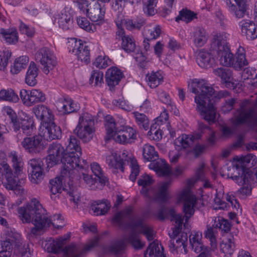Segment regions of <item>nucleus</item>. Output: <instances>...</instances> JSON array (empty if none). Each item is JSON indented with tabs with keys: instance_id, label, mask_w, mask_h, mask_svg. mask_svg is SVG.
<instances>
[{
	"instance_id": "1",
	"label": "nucleus",
	"mask_w": 257,
	"mask_h": 257,
	"mask_svg": "<svg viewBox=\"0 0 257 257\" xmlns=\"http://www.w3.org/2000/svg\"><path fill=\"white\" fill-rule=\"evenodd\" d=\"M189 90L196 94L194 98L197 104L196 110L201 117L210 124L216 121V111L214 102L228 94L227 92L220 91L216 93L214 89L204 80L194 79L188 85Z\"/></svg>"
},
{
	"instance_id": "2",
	"label": "nucleus",
	"mask_w": 257,
	"mask_h": 257,
	"mask_svg": "<svg viewBox=\"0 0 257 257\" xmlns=\"http://www.w3.org/2000/svg\"><path fill=\"white\" fill-rule=\"evenodd\" d=\"M19 217L23 223L32 222L34 227L31 228V233L34 235L53 225L56 228L62 227L63 220L59 215L54 216L53 221L57 219L59 221L58 224L53 222L49 217L45 214V210L39 201L33 199L25 206L20 207L18 209Z\"/></svg>"
},
{
	"instance_id": "3",
	"label": "nucleus",
	"mask_w": 257,
	"mask_h": 257,
	"mask_svg": "<svg viewBox=\"0 0 257 257\" xmlns=\"http://www.w3.org/2000/svg\"><path fill=\"white\" fill-rule=\"evenodd\" d=\"M65 150L61 174L63 177H70L76 167L79 166V158L82 154L79 141L75 137L70 136L69 144Z\"/></svg>"
},
{
	"instance_id": "4",
	"label": "nucleus",
	"mask_w": 257,
	"mask_h": 257,
	"mask_svg": "<svg viewBox=\"0 0 257 257\" xmlns=\"http://www.w3.org/2000/svg\"><path fill=\"white\" fill-rule=\"evenodd\" d=\"M236 161L232 167L233 172L230 178L237 184H242L248 181V177L253 171L251 168L256 163L255 156L248 154L246 156L236 157Z\"/></svg>"
},
{
	"instance_id": "5",
	"label": "nucleus",
	"mask_w": 257,
	"mask_h": 257,
	"mask_svg": "<svg viewBox=\"0 0 257 257\" xmlns=\"http://www.w3.org/2000/svg\"><path fill=\"white\" fill-rule=\"evenodd\" d=\"M232 123L235 125L247 124L251 127L257 126V110L252 102L244 100L234 114Z\"/></svg>"
},
{
	"instance_id": "6",
	"label": "nucleus",
	"mask_w": 257,
	"mask_h": 257,
	"mask_svg": "<svg viewBox=\"0 0 257 257\" xmlns=\"http://www.w3.org/2000/svg\"><path fill=\"white\" fill-rule=\"evenodd\" d=\"M169 216L171 217V220L174 221L176 224L173 229L172 233L171 234L169 233L171 240L169 244V247L171 252H174L178 249L175 243V239L178 233L182 230L184 218L181 214H176L173 208H168L162 205L158 211V218L160 220H164Z\"/></svg>"
},
{
	"instance_id": "7",
	"label": "nucleus",
	"mask_w": 257,
	"mask_h": 257,
	"mask_svg": "<svg viewBox=\"0 0 257 257\" xmlns=\"http://www.w3.org/2000/svg\"><path fill=\"white\" fill-rule=\"evenodd\" d=\"M80 14L85 15L91 21L101 22L104 20V7L95 0H77Z\"/></svg>"
},
{
	"instance_id": "8",
	"label": "nucleus",
	"mask_w": 257,
	"mask_h": 257,
	"mask_svg": "<svg viewBox=\"0 0 257 257\" xmlns=\"http://www.w3.org/2000/svg\"><path fill=\"white\" fill-rule=\"evenodd\" d=\"M94 132L92 116L88 112L81 113L74 133L83 142H88L92 139Z\"/></svg>"
},
{
	"instance_id": "9",
	"label": "nucleus",
	"mask_w": 257,
	"mask_h": 257,
	"mask_svg": "<svg viewBox=\"0 0 257 257\" xmlns=\"http://www.w3.org/2000/svg\"><path fill=\"white\" fill-rule=\"evenodd\" d=\"M20 95L23 103L27 106L44 102L46 100L45 93L40 89L34 88L30 90L22 89Z\"/></svg>"
},
{
	"instance_id": "10",
	"label": "nucleus",
	"mask_w": 257,
	"mask_h": 257,
	"mask_svg": "<svg viewBox=\"0 0 257 257\" xmlns=\"http://www.w3.org/2000/svg\"><path fill=\"white\" fill-rule=\"evenodd\" d=\"M36 59L40 63L46 74H48L56 65L55 57L47 48H42L39 50L36 53Z\"/></svg>"
},
{
	"instance_id": "11",
	"label": "nucleus",
	"mask_w": 257,
	"mask_h": 257,
	"mask_svg": "<svg viewBox=\"0 0 257 257\" xmlns=\"http://www.w3.org/2000/svg\"><path fill=\"white\" fill-rule=\"evenodd\" d=\"M44 140L41 135H36L32 137H26L21 143L23 147L31 154L40 153L45 148Z\"/></svg>"
},
{
	"instance_id": "12",
	"label": "nucleus",
	"mask_w": 257,
	"mask_h": 257,
	"mask_svg": "<svg viewBox=\"0 0 257 257\" xmlns=\"http://www.w3.org/2000/svg\"><path fill=\"white\" fill-rule=\"evenodd\" d=\"M69 45L72 48V52L77 57L78 60L86 64L90 62V51L88 46L84 44L81 40L71 39L69 42Z\"/></svg>"
},
{
	"instance_id": "13",
	"label": "nucleus",
	"mask_w": 257,
	"mask_h": 257,
	"mask_svg": "<svg viewBox=\"0 0 257 257\" xmlns=\"http://www.w3.org/2000/svg\"><path fill=\"white\" fill-rule=\"evenodd\" d=\"M180 199L183 201L182 210L184 213L185 221L187 222L194 213V207L196 204V198L194 195L191 194L189 191L185 190L181 193Z\"/></svg>"
},
{
	"instance_id": "14",
	"label": "nucleus",
	"mask_w": 257,
	"mask_h": 257,
	"mask_svg": "<svg viewBox=\"0 0 257 257\" xmlns=\"http://www.w3.org/2000/svg\"><path fill=\"white\" fill-rule=\"evenodd\" d=\"M122 22L116 24L117 30L116 32V39L121 41V48L126 53H132L135 51L136 45L133 37L125 35V31L122 28Z\"/></svg>"
},
{
	"instance_id": "15",
	"label": "nucleus",
	"mask_w": 257,
	"mask_h": 257,
	"mask_svg": "<svg viewBox=\"0 0 257 257\" xmlns=\"http://www.w3.org/2000/svg\"><path fill=\"white\" fill-rule=\"evenodd\" d=\"M198 125L199 128L201 132L200 133H198L194 135L183 134L177 139L175 142V144L178 146H181L183 149L192 146L195 143V140L201 138V133H203V131L205 129L209 128L208 125L202 122H199Z\"/></svg>"
},
{
	"instance_id": "16",
	"label": "nucleus",
	"mask_w": 257,
	"mask_h": 257,
	"mask_svg": "<svg viewBox=\"0 0 257 257\" xmlns=\"http://www.w3.org/2000/svg\"><path fill=\"white\" fill-rule=\"evenodd\" d=\"M47 160L51 166L57 164L59 161L62 163L64 154L65 148L59 143H52L48 147Z\"/></svg>"
},
{
	"instance_id": "17",
	"label": "nucleus",
	"mask_w": 257,
	"mask_h": 257,
	"mask_svg": "<svg viewBox=\"0 0 257 257\" xmlns=\"http://www.w3.org/2000/svg\"><path fill=\"white\" fill-rule=\"evenodd\" d=\"M137 139V131L133 128H127L125 131L113 134V141L120 145L132 144Z\"/></svg>"
},
{
	"instance_id": "18",
	"label": "nucleus",
	"mask_w": 257,
	"mask_h": 257,
	"mask_svg": "<svg viewBox=\"0 0 257 257\" xmlns=\"http://www.w3.org/2000/svg\"><path fill=\"white\" fill-rule=\"evenodd\" d=\"M17 121L19 122V128L18 130L13 128L14 131H20V133H22L26 136H31L33 134L35 125L32 118L24 114L23 116H19Z\"/></svg>"
},
{
	"instance_id": "19",
	"label": "nucleus",
	"mask_w": 257,
	"mask_h": 257,
	"mask_svg": "<svg viewBox=\"0 0 257 257\" xmlns=\"http://www.w3.org/2000/svg\"><path fill=\"white\" fill-rule=\"evenodd\" d=\"M133 220L127 223L126 226L127 228L131 229L126 240L133 247L136 249H141L145 246V243L141 240L140 233L139 230H137V227H132L133 224Z\"/></svg>"
},
{
	"instance_id": "20",
	"label": "nucleus",
	"mask_w": 257,
	"mask_h": 257,
	"mask_svg": "<svg viewBox=\"0 0 257 257\" xmlns=\"http://www.w3.org/2000/svg\"><path fill=\"white\" fill-rule=\"evenodd\" d=\"M32 111L36 117L42 121V125L47 123L52 119H54V115L51 110L46 105L38 104L34 106Z\"/></svg>"
},
{
	"instance_id": "21",
	"label": "nucleus",
	"mask_w": 257,
	"mask_h": 257,
	"mask_svg": "<svg viewBox=\"0 0 257 257\" xmlns=\"http://www.w3.org/2000/svg\"><path fill=\"white\" fill-rule=\"evenodd\" d=\"M242 35L249 40H253L257 38V25L251 21H242L239 23Z\"/></svg>"
},
{
	"instance_id": "22",
	"label": "nucleus",
	"mask_w": 257,
	"mask_h": 257,
	"mask_svg": "<svg viewBox=\"0 0 257 257\" xmlns=\"http://www.w3.org/2000/svg\"><path fill=\"white\" fill-rule=\"evenodd\" d=\"M227 9L230 13L236 18H242L246 14L247 5L237 2H232L230 0L225 1Z\"/></svg>"
},
{
	"instance_id": "23",
	"label": "nucleus",
	"mask_w": 257,
	"mask_h": 257,
	"mask_svg": "<svg viewBox=\"0 0 257 257\" xmlns=\"http://www.w3.org/2000/svg\"><path fill=\"white\" fill-rule=\"evenodd\" d=\"M229 35L223 32L215 35L213 37V41L211 44V47L216 52L228 50L229 48L227 42Z\"/></svg>"
},
{
	"instance_id": "24",
	"label": "nucleus",
	"mask_w": 257,
	"mask_h": 257,
	"mask_svg": "<svg viewBox=\"0 0 257 257\" xmlns=\"http://www.w3.org/2000/svg\"><path fill=\"white\" fill-rule=\"evenodd\" d=\"M196 62L200 67L205 69L210 68L215 64V59L213 55L204 50H201L198 53Z\"/></svg>"
},
{
	"instance_id": "25",
	"label": "nucleus",
	"mask_w": 257,
	"mask_h": 257,
	"mask_svg": "<svg viewBox=\"0 0 257 257\" xmlns=\"http://www.w3.org/2000/svg\"><path fill=\"white\" fill-rule=\"evenodd\" d=\"M191 39L196 47L203 46L207 40V36L205 29L200 27L194 28L191 33Z\"/></svg>"
},
{
	"instance_id": "26",
	"label": "nucleus",
	"mask_w": 257,
	"mask_h": 257,
	"mask_svg": "<svg viewBox=\"0 0 257 257\" xmlns=\"http://www.w3.org/2000/svg\"><path fill=\"white\" fill-rule=\"evenodd\" d=\"M45 128V134L47 137L51 140L59 139L61 137V130L54 121V119L51 120L47 123L43 125Z\"/></svg>"
},
{
	"instance_id": "27",
	"label": "nucleus",
	"mask_w": 257,
	"mask_h": 257,
	"mask_svg": "<svg viewBox=\"0 0 257 257\" xmlns=\"http://www.w3.org/2000/svg\"><path fill=\"white\" fill-rule=\"evenodd\" d=\"M66 239L67 238L65 237H61L56 240L50 239L46 241H45L44 248L48 252L59 253L65 244Z\"/></svg>"
},
{
	"instance_id": "28",
	"label": "nucleus",
	"mask_w": 257,
	"mask_h": 257,
	"mask_svg": "<svg viewBox=\"0 0 257 257\" xmlns=\"http://www.w3.org/2000/svg\"><path fill=\"white\" fill-rule=\"evenodd\" d=\"M111 206L110 202L103 199L94 202L91 205V208L95 215H104L108 213Z\"/></svg>"
},
{
	"instance_id": "29",
	"label": "nucleus",
	"mask_w": 257,
	"mask_h": 257,
	"mask_svg": "<svg viewBox=\"0 0 257 257\" xmlns=\"http://www.w3.org/2000/svg\"><path fill=\"white\" fill-rule=\"evenodd\" d=\"M172 179L169 178L168 180L163 182L158 189V191L155 194V198L157 201L164 203L169 199V193L168 189L169 187Z\"/></svg>"
},
{
	"instance_id": "30",
	"label": "nucleus",
	"mask_w": 257,
	"mask_h": 257,
	"mask_svg": "<svg viewBox=\"0 0 257 257\" xmlns=\"http://www.w3.org/2000/svg\"><path fill=\"white\" fill-rule=\"evenodd\" d=\"M134 223L132 227L139 228V231L140 234H144L149 241L153 240L154 239V233L152 228L147 226L144 223L142 219L133 220Z\"/></svg>"
},
{
	"instance_id": "31",
	"label": "nucleus",
	"mask_w": 257,
	"mask_h": 257,
	"mask_svg": "<svg viewBox=\"0 0 257 257\" xmlns=\"http://www.w3.org/2000/svg\"><path fill=\"white\" fill-rule=\"evenodd\" d=\"M29 62V59L27 56H22L16 58L11 66L10 72L13 75L19 74L26 68Z\"/></svg>"
},
{
	"instance_id": "32",
	"label": "nucleus",
	"mask_w": 257,
	"mask_h": 257,
	"mask_svg": "<svg viewBox=\"0 0 257 257\" xmlns=\"http://www.w3.org/2000/svg\"><path fill=\"white\" fill-rule=\"evenodd\" d=\"M128 156L126 151L115 153L113 154V169L120 170L121 172L124 171V166L128 162Z\"/></svg>"
},
{
	"instance_id": "33",
	"label": "nucleus",
	"mask_w": 257,
	"mask_h": 257,
	"mask_svg": "<svg viewBox=\"0 0 257 257\" xmlns=\"http://www.w3.org/2000/svg\"><path fill=\"white\" fill-rule=\"evenodd\" d=\"M38 69L35 63L31 62L28 67L25 77V82L27 85L30 86H34L37 84L36 77L38 76Z\"/></svg>"
},
{
	"instance_id": "34",
	"label": "nucleus",
	"mask_w": 257,
	"mask_h": 257,
	"mask_svg": "<svg viewBox=\"0 0 257 257\" xmlns=\"http://www.w3.org/2000/svg\"><path fill=\"white\" fill-rule=\"evenodd\" d=\"M216 53L221 65L227 67H230L233 65L234 58L233 54L230 52V48L228 50L216 52Z\"/></svg>"
},
{
	"instance_id": "35",
	"label": "nucleus",
	"mask_w": 257,
	"mask_h": 257,
	"mask_svg": "<svg viewBox=\"0 0 257 257\" xmlns=\"http://www.w3.org/2000/svg\"><path fill=\"white\" fill-rule=\"evenodd\" d=\"M0 33L3 35L7 43L15 44L18 41V33L17 30L14 28L8 30L1 29Z\"/></svg>"
},
{
	"instance_id": "36",
	"label": "nucleus",
	"mask_w": 257,
	"mask_h": 257,
	"mask_svg": "<svg viewBox=\"0 0 257 257\" xmlns=\"http://www.w3.org/2000/svg\"><path fill=\"white\" fill-rule=\"evenodd\" d=\"M72 174L70 177H63L61 176L60 177H56L55 179L50 181V191L53 194H56L57 193H61L63 190V180L66 178H72Z\"/></svg>"
},
{
	"instance_id": "37",
	"label": "nucleus",
	"mask_w": 257,
	"mask_h": 257,
	"mask_svg": "<svg viewBox=\"0 0 257 257\" xmlns=\"http://www.w3.org/2000/svg\"><path fill=\"white\" fill-rule=\"evenodd\" d=\"M149 85L151 88H155L163 81V72L161 70L152 71L150 74L147 75Z\"/></svg>"
},
{
	"instance_id": "38",
	"label": "nucleus",
	"mask_w": 257,
	"mask_h": 257,
	"mask_svg": "<svg viewBox=\"0 0 257 257\" xmlns=\"http://www.w3.org/2000/svg\"><path fill=\"white\" fill-rule=\"evenodd\" d=\"M104 126L105 130L104 141L105 144L110 142L112 139V116L106 115L104 117Z\"/></svg>"
},
{
	"instance_id": "39",
	"label": "nucleus",
	"mask_w": 257,
	"mask_h": 257,
	"mask_svg": "<svg viewBox=\"0 0 257 257\" xmlns=\"http://www.w3.org/2000/svg\"><path fill=\"white\" fill-rule=\"evenodd\" d=\"M215 75L219 77L226 84L231 83L232 71L229 68H218L213 70Z\"/></svg>"
},
{
	"instance_id": "40",
	"label": "nucleus",
	"mask_w": 257,
	"mask_h": 257,
	"mask_svg": "<svg viewBox=\"0 0 257 257\" xmlns=\"http://www.w3.org/2000/svg\"><path fill=\"white\" fill-rule=\"evenodd\" d=\"M0 100L17 102L19 98L18 95L12 89H3L0 90Z\"/></svg>"
},
{
	"instance_id": "41",
	"label": "nucleus",
	"mask_w": 257,
	"mask_h": 257,
	"mask_svg": "<svg viewBox=\"0 0 257 257\" xmlns=\"http://www.w3.org/2000/svg\"><path fill=\"white\" fill-rule=\"evenodd\" d=\"M126 28L130 31L134 30H140L145 24V21L141 18L137 17L134 19H127L125 20Z\"/></svg>"
},
{
	"instance_id": "42",
	"label": "nucleus",
	"mask_w": 257,
	"mask_h": 257,
	"mask_svg": "<svg viewBox=\"0 0 257 257\" xmlns=\"http://www.w3.org/2000/svg\"><path fill=\"white\" fill-rule=\"evenodd\" d=\"M135 118L136 122L140 128H143L145 130H148L149 128V120L147 115L143 113L138 111L133 112Z\"/></svg>"
},
{
	"instance_id": "43",
	"label": "nucleus",
	"mask_w": 257,
	"mask_h": 257,
	"mask_svg": "<svg viewBox=\"0 0 257 257\" xmlns=\"http://www.w3.org/2000/svg\"><path fill=\"white\" fill-rule=\"evenodd\" d=\"M57 108L63 113H69L74 111V103L70 100L63 99L60 100L57 103Z\"/></svg>"
},
{
	"instance_id": "44",
	"label": "nucleus",
	"mask_w": 257,
	"mask_h": 257,
	"mask_svg": "<svg viewBox=\"0 0 257 257\" xmlns=\"http://www.w3.org/2000/svg\"><path fill=\"white\" fill-rule=\"evenodd\" d=\"M196 18V14L194 12L187 9H182L179 12V15L176 18L175 21L177 22L183 21L189 23Z\"/></svg>"
},
{
	"instance_id": "45",
	"label": "nucleus",
	"mask_w": 257,
	"mask_h": 257,
	"mask_svg": "<svg viewBox=\"0 0 257 257\" xmlns=\"http://www.w3.org/2000/svg\"><path fill=\"white\" fill-rule=\"evenodd\" d=\"M143 155L148 161H153L158 158V153L155 151L154 147L145 145L143 147Z\"/></svg>"
},
{
	"instance_id": "46",
	"label": "nucleus",
	"mask_w": 257,
	"mask_h": 257,
	"mask_svg": "<svg viewBox=\"0 0 257 257\" xmlns=\"http://www.w3.org/2000/svg\"><path fill=\"white\" fill-rule=\"evenodd\" d=\"M164 253L160 250L159 244L153 242L144 252V257H161Z\"/></svg>"
},
{
	"instance_id": "47",
	"label": "nucleus",
	"mask_w": 257,
	"mask_h": 257,
	"mask_svg": "<svg viewBox=\"0 0 257 257\" xmlns=\"http://www.w3.org/2000/svg\"><path fill=\"white\" fill-rule=\"evenodd\" d=\"M6 178L7 182L5 183V186L7 189L14 190L15 193H22L24 192L23 188L21 186H18L17 180L14 178L13 176Z\"/></svg>"
},
{
	"instance_id": "48",
	"label": "nucleus",
	"mask_w": 257,
	"mask_h": 257,
	"mask_svg": "<svg viewBox=\"0 0 257 257\" xmlns=\"http://www.w3.org/2000/svg\"><path fill=\"white\" fill-rule=\"evenodd\" d=\"M233 237L228 238L226 240H223L220 244V250L226 254L231 255L234 251L235 247L234 242L232 241Z\"/></svg>"
},
{
	"instance_id": "49",
	"label": "nucleus",
	"mask_w": 257,
	"mask_h": 257,
	"mask_svg": "<svg viewBox=\"0 0 257 257\" xmlns=\"http://www.w3.org/2000/svg\"><path fill=\"white\" fill-rule=\"evenodd\" d=\"M212 226L214 228H218L224 232H227L230 229L231 225L227 220L218 217L215 218Z\"/></svg>"
},
{
	"instance_id": "50",
	"label": "nucleus",
	"mask_w": 257,
	"mask_h": 257,
	"mask_svg": "<svg viewBox=\"0 0 257 257\" xmlns=\"http://www.w3.org/2000/svg\"><path fill=\"white\" fill-rule=\"evenodd\" d=\"M111 62V60L107 56L100 55L95 58L92 64L97 68L104 69L107 67Z\"/></svg>"
},
{
	"instance_id": "51",
	"label": "nucleus",
	"mask_w": 257,
	"mask_h": 257,
	"mask_svg": "<svg viewBox=\"0 0 257 257\" xmlns=\"http://www.w3.org/2000/svg\"><path fill=\"white\" fill-rule=\"evenodd\" d=\"M58 24L60 28L64 30H68L72 26V21L70 16L66 14H62L58 19Z\"/></svg>"
},
{
	"instance_id": "52",
	"label": "nucleus",
	"mask_w": 257,
	"mask_h": 257,
	"mask_svg": "<svg viewBox=\"0 0 257 257\" xmlns=\"http://www.w3.org/2000/svg\"><path fill=\"white\" fill-rule=\"evenodd\" d=\"M103 73L98 70H94L91 72L90 83L94 86L101 85L103 82Z\"/></svg>"
},
{
	"instance_id": "53",
	"label": "nucleus",
	"mask_w": 257,
	"mask_h": 257,
	"mask_svg": "<svg viewBox=\"0 0 257 257\" xmlns=\"http://www.w3.org/2000/svg\"><path fill=\"white\" fill-rule=\"evenodd\" d=\"M78 25L80 28L88 32H94L96 31V27L90 23L84 17H79L77 19Z\"/></svg>"
},
{
	"instance_id": "54",
	"label": "nucleus",
	"mask_w": 257,
	"mask_h": 257,
	"mask_svg": "<svg viewBox=\"0 0 257 257\" xmlns=\"http://www.w3.org/2000/svg\"><path fill=\"white\" fill-rule=\"evenodd\" d=\"M115 6L114 8L115 11L117 10L116 16L117 18L115 21V23L119 24V22H122L124 20L123 15L122 12L124 6V3L126 0H114Z\"/></svg>"
},
{
	"instance_id": "55",
	"label": "nucleus",
	"mask_w": 257,
	"mask_h": 257,
	"mask_svg": "<svg viewBox=\"0 0 257 257\" xmlns=\"http://www.w3.org/2000/svg\"><path fill=\"white\" fill-rule=\"evenodd\" d=\"M12 53L8 50L0 51V70L5 71L8 64Z\"/></svg>"
},
{
	"instance_id": "56",
	"label": "nucleus",
	"mask_w": 257,
	"mask_h": 257,
	"mask_svg": "<svg viewBox=\"0 0 257 257\" xmlns=\"http://www.w3.org/2000/svg\"><path fill=\"white\" fill-rule=\"evenodd\" d=\"M247 65L248 62L245 58V54L242 53L237 54L235 59H234L233 65L232 66L236 70H239Z\"/></svg>"
},
{
	"instance_id": "57",
	"label": "nucleus",
	"mask_w": 257,
	"mask_h": 257,
	"mask_svg": "<svg viewBox=\"0 0 257 257\" xmlns=\"http://www.w3.org/2000/svg\"><path fill=\"white\" fill-rule=\"evenodd\" d=\"M9 157L11 159L13 163V167L15 169V173L18 174L22 170V163L21 159L18 157L16 152H12L9 155Z\"/></svg>"
},
{
	"instance_id": "58",
	"label": "nucleus",
	"mask_w": 257,
	"mask_h": 257,
	"mask_svg": "<svg viewBox=\"0 0 257 257\" xmlns=\"http://www.w3.org/2000/svg\"><path fill=\"white\" fill-rule=\"evenodd\" d=\"M14 239L13 244H14L15 247L20 251L22 256L27 254L28 245L23 243L21 237L16 235V236L12 237Z\"/></svg>"
},
{
	"instance_id": "59",
	"label": "nucleus",
	"mask_w": 257,
	"mask_h": 257,
	"mask_svg": "<svg viewBox=\"0 0 257 257\" xmlns=\"http://www.w3.org/2000/svg\"><path fill=\"white\" fill-rule=\"evenodd\" d=\"M127 128H133L131 126L125 125L124 120L122 118L117 116L113 118V134L115 132L125 131Z\"/></svg>"
},
{
	"instance_id": "60",
	"label": "nucleus",
	"mask_w": 257,
	"mask_h": 257,
	"mask_svg": "<svg viewBox=\"0 0 257 257\" xmlns=\"http://www.w3.org/2000/svg\"><path fill=\"white\" fill-rule=\"evenodd\" d=\"M44 178V174L42 169L39 168L32 171L29 179L32 183L38 184L40 183Z\"/></svg>"
},
{
	"instance_id": "61",
	"label": "nucleus",
	"mask_w": 257,
	"mask_h": 257,
	"mask_svg": "<svg viewBox=\"0 0 257 257\" xmlns=\"http://www.w3.org/2000/svg\"><path fill=\"white\" fill-rule=\"evenodd\" d=\"M64 254L69 257L75 256L77 254H80V257L82 254V252L78 250V248L75 244H71L66 246L63 250Z\"/></svg>"
},
{
	"instance_id": "62",
	"label": "nucleus",
	"mask_w": 257,
	"mask_h": 257,
	"mask_svg": "<svg viewBox=\"0 0 257 257\" xmlns=\"http://www.w3.org/2000/svg\"><path fill=\"white\" fill-rule=\"evenodd\" d=\"M156 4L157 0H148L147 3L144 5V12L148 16H153L155 14L154 8Z\"/></svg>"
},
{
	"instance_id": "63",
	"label": "nucleus",
	"mask_w": 257,
	"mask_h": 257,
	"mask_svg": "<svg viewBox=\"0 0 257 257\" xmlns=\"http://www.w3.org/2000/svg\"><path fill=\"white\" fill-rule=\"evenodd\" d=\"M140 172L139 166L136 159L131 160V174L130 175V179L134 182Z\"/></svg>"
},
{
	"instance_id": "64",
	"label": "nucleus",
	"mask_w": 257,
	"mask_h": 257,
	"mask_svg": "<svg viewBox=\"0 0 257 257\" xmlns=\"http://www.w3.org/2000/svg\"><path fill=\"white\" fill-rule=\"evenodd\" d=\"M153 180L151 177L148 175H142L138 180V184L139 186H142L143 187H147L152 184Z\"/></svg>"
}]
</instances>
